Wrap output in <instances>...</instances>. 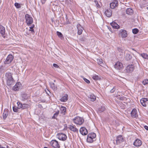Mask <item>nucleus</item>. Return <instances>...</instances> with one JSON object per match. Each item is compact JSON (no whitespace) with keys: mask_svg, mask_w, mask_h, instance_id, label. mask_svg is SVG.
I'll list each match as a JSON object with an SVG mask.
<instances>
[{"mask_svg":"<svg viewBox=\"0 0 148 148\" xmlns=\"http://www.w3.org/2000/svg\"><path fill=\"white\" fill-rule=\"evenodd\" d=\"M57 34L59 38H60L61 39H62V38H63V35L61 32L57 31Z\"/></svg>","mask_w":148,"mask_h":148,"instance_id":"35","label":"nucleus"},{"mask_svg":"<svg viewBox=\"0 0 148 148\" xmlns=\"http://www.w3.org/2000/svg\"><path fill=\"white\" fill-rule=\"evenodd\" d=\"M110 24L112 27L114 28L118 29L120 28V26L115 22H112L110 23Z\"/></svg>","mask_w":148,"mask_h":148,"instance_id":"20","label":"nucleus"},{"mask_svg":"<svg viewBox=\"0 0 148 148\" xmlns=\"http://www.w3.org/2000/svg\"><path fill=\"white\" fill-rule=\"evenodd\" d=\"M117 49L118 51L119 52H121L122 53L123 52V50L121 48H120L118 47L117 48Z\"/></svg>","mask_w":148,"mask_h":148,"instance_id":"46","label":"nucleus"},{"mask_svg":"<svg viewBox=\"0 0 148 148\" xmlns=\"http://www.w3.org/2000/svg\"><path fill=\"white\" fill-rule=\"evenodd\" d=\"M144 128L147 130H148V126L146 125H145L144 126Z\"/></svg>","mask_w":148,"mask_h":148,"instance_id":"52","label":"nucleus"},{"mask_svg":"<svg viewBox=\"0 0 148 148\" xmlns=\"http://www.w3.org/2000/svg\"><path fill=\"white\" fill-rule=\"evenodd\" d=\"M74 122L77 125H82L84 122V119L79 116H76L73 119Z\"/></svg>","mask_w":148,"mask_h":148,"instance_id":"2","label":"nucleus"},{"mask_svg":"<svg viewBox=\"0 0 148 148\" xmlns=\"http://www.w3.org/2000/svg\"><path fill=\"white\" fill-rule=\"evenodd\" d=\"M132 49L133 50H134V49Z\"/></svg>","mask_w":148,"mask_h":148,"instance_id":"63","label":"nucleus"},{"mask_svg":"<svg viewBox=\"0 0 148 148\" xmlns=\"http://www.w3.org/2000/svg\"><path fill=\"white\" fill-rule=\"evenodd\" d=\"M56 136L60 140L63 141L65 140L67 138L66 135L62 133L58 134Z\"/></svg>","mask_w":148,"mask_h":148,"instance_id":"8","label":"nucleus"},{"mask_svg":"<svg viewBox=\"0 0 148 148\" xmlns=\"http://www.w3.org/2000/svg\"><path fill=\"white\" fill-rule=\"evenodd\" d=\"M17 85H15L13 88V89L15 91L18 90L19 89L18 86Z\"/></svg>","mask_w":148,"mask_h":148,"instance_id":"37","label":"nucleus"},{"mask_svg":"<svg viewBox=\"0 0 148 148\" xmlns=\"http://www.w3.org/2000/svg\"><path fill=\"white\" fill-rule=\"evenodd\" d=\"M134 145L136 147H139L142 144L141 141L139 139H136L133 143Z\"/></svg>","mask_w":148,"mask_h":148,"instance_id":"18","label":"nucleus"},{"mask_svg":"<svg viewBox=\"0 0 148 148\" xmlns=\"http://www.w3.org/2000/svg\"><path fill=\"white\" fill-rule=\"evenodd\" d=\"M139 32L138 29L137 28H134L132 29V32L134 34H136Z\"/></svg>","mask_w":148,"mask_h":148,"instance_id":"36","label":"nucleus"},{"mask_svg":"<svg viewBox=\"0 0 148 148\" xmlns=\"http://www.w3.org/2000/svg\"><path fill=\"white\" fill-rule=\"evenodd\" d=\"M44 148H48L47 147H44Z\"/></svg>","mask_w":148,"mask_h":148,"instance_id":"59","label":"nucleus"},{"mask_svg":"<svg viewBox=\"0 0 148 148\" xmlns=\"http://www.w3.org/2000/svg\"><path fill=\"white\" fill-rule=\"evenodd\" d=\"M15 85H17V86H19V87L20 86L21 84L20 82H18L16 83Z\"/></svg>","mask_w":148,"mask_h":148,"instance_id":"51","label":"nucleus"},{"mask_svg":"<svg viewBox=\"0 0 148 148\" xmlns=\"http://www.w3.org/2000/svg\"><path fill=\"white\" fill-rule=\"evenodd\" d=\"M79 132L82 135H85L88 134L87 130L84 127H81L79 130Z\"/></svg>","mask_w":148,"mask_h":148,"instance_id":"14","label":"nucleus"},{"mask_svg":"<svg viewBox=\"0 0 148 148\" xmlns=\"http://www.w3.org/2000/svg\"><path fill=\"white\" fill-rule=\"evenodd\" d=\"M41 0V3H42V4H44L45 3V2L47 0Z\"/></svg>","mask_w":148,"mask_h":148,"instance_id":"50","label":"nucleus"},{"mask_svg":"<svg viewBox=\"0 0 148 148\" xmlns=\"http://www.w3.org/2000/svg\"><path fill=\"white\" fill-rule=\"evenodd\" d=\"M50 144L53 148H60V147L58 142L56 140H51L50 142Z\"/></svg>","mask_w":148,"mask_h":148,"instance_id":"7","label":"nucleus"},{"mask_svg":"<svg viewBox=\"0 0 148 148\" xmlns=\"http://www.w3.org/2000/svg\"><path fill=\"white\" fill-rule=\"evenodd\" d=\"M77 27L78 29V34L79 35L81 34L82 33L83 30L84 29L79 24H78L77 25Z\"/></svg>","mask_w":148,"mask_h":148,"instance_id":"13","label":"nucleus"},{"mask_svg":"<svg viewBox=\"0 0 148 148\" xmlns=\"http://www.w3.org/2000/svg\"><path fill=\"white\" fill-rule=\"evenodd\" d=\"M13 111H15V110H16V108H14V107H13Z\"/></svg>","mask_w":148,"mask_h":148,"instance_id":"55","label":"nucleus"},{"mask_svg":"<svg viewBox=\"0 0 148 148\" xmlns=\"http://www.w3.org/2000/svg\"><path fill=\"white\" fill-rule=\"evenodd\" d=\"M53 66L54 67L56 68H59V66L57 65V64H53Z\"/></svg>","mask_w":148,"mask_h":148,"instance_id":"47","label":"nucleus"},{"mask_svg":"<svg viewBox=\"0 0 148 148\" xmlns=\"http://www.w3.org/2000/svg\"><path fill=\"white\" fill-rule=\"evenodd\" d=\"M48 91H49V93H50V91H49L48 90Z\"/></svg>","mask_w":148,"mask_h":148,"instance_id":"61","label":"nucleus"},{"mask_svg":"<svg viewBox=\"0 0 148 148\" xmlns=\"http://www.w3.org/2000/svg\"><path fill=\"white\" fill-rule=\"evenodd\" d=\"M134 69V66L133 65H130L127 66L125 68V71L126 73H130L133 72Z\"/></svg>","mask_w":148,"mask_h":148,"instance_id":"6","label":"nucleus"},{"mask_svg":"<svg viewBox=\"0 0 148 148\" xmlns=\"http://www.w3.org/2000/svg\"><path fill=\"white\" fill-rule=\"evenodd\" d=\"M115 89L114 88V87L110 91V92L111 93H113V92H114V91H115Z\"/></svg>","mask_w":148,"mask_h":148,"instance_id":"48","label":"nucleus"},{"mask_svg":"<svg viewBox=\"0 0 148 148\" xmlns=\"http://www.w3.org/2000/svg\"><path fill=\"white\" fill-rule=\"evenodd\" d=\"M14 5L17 8H21V5L17 3H15L14 4Z\"/></svg>","mask_w":148,"mask_h":148,"instance_id":"38","label":"nucleus"},{"mask_svg":"<svg viewBox=\"0 0 148 148\" xmlns=\"http://www.w3.org/2000/svg\"><path fill=\"white\" fill-rule=\"evenodd\" d=\"M132 56L129 54L126 53L125 55V59L127 61H129L132 59Z\"/></svg>","mask_w":148,"mask_h":148,"instance_id":"25","label":"nucleus"},{"mask_svg":"<svg viewBox=\"0 0 148 148\" xmlns=\"http://www.w3.org/2000/svg\"><path fill=\"white\" fill-rule=\"evenodd\" d=\"M17 105H18V106L17 108L20 109V108H22L23 106V104H22L20 102H18L17 103Z\"/></svg>","mask_w":148,"mask_h":148,"instance_id":"34","label":"nucleus"},{"mask_svg":"<svg viewBox=\"0 0 148 148\" xmlns=\"http://www.w3.org/2000/svg\"><path fill=\"white\" fill-rule=\"evenodd\" d=\"M46 93H47V94L49 95V93H48V92H47L46 91Z\"/></svg>","mask_w":148,"mask_h":148,"instance_id":"57","label":"nucleus"},{"mask_svg":"<svg viewBox=\"0 0 148 148\" xmlns=\"http://www.w3.org/2000/svg\"><path fill=\"white\" fill-rule=\"evenodd\" d=\"M54 82H56V80H54Z\"/></svg>","mask_w":148,"mask_h":148,"instance_id":"62","label":"nucleus"},{"mask_svg":"<svg viewBox=\"0 0 148 148\" xmlns=\"http://www.w3.org/2000/svg\"><path fill=\"white\" fill-rule=\"evenodd\" d=\"M137 110L135 108H134L132 111H137Z\"/></svg>","mask_w":148,"mask_h":148,"instance_id":"54","label":"nucleus"},{"mask_svg":"<svg viewBox=\"0 0 148 148\" xmlns=\"http://www.w3.org/2000/svg\"><path fill=\"white\" fill-rule=\"evenodd\" d=\"M49 84L50 87L54 90H56L57 89V86L55 85L53 83L50 82H49Z\"/></svg>","mask_w":148,"mask_h":148,"instance_id":"19","label":"nucleus"},{"mask_svg":"<svg viewBox=\"0 0 148 148\" xmlns=\"http://www.w3.org/2000/svg\"><path fill=\"white\" fill-rule=\"evenodd\" d=\"M126 13L129 15H132L133 14V10L132 8H129L126 10Z\"/></svg>","mask_w":148,"mask_h":148,"instance_id":"21","label":"nucleus"},{"mask_svg":"<svg viewBox=\"0 0 148 148\" xmlns=\"http://www.w3.org/2000/svg\"><path fill=\"white\" fill-rule=\"evenodd\" d=\"M95 4H96V6L98 8H100V6L99 4L98 1L97 0H95Z\"/></svg>","mask_w":148,"mask_h":148,"instance_id":"42","label":"nucleus"},{"mask_svg":"<svg viewBox=\"0 0 148 148\" xmlns=\"http://www.w3.org/2000/svg\"><path fill=\"white\" fill-rule=\"evenodd\" d=\"M34 26H35V25L34 24H33L32 25V26L31 27H30V28H32V29H33L34 27Z\"/></svg>","mask_w":148,"mask_h":148,"instance_id":"53","label":"nucleus"},{"mask_svg":"<svg viewBox=\"0 0 148 148\" xmlns=\"http://www.w3.org/2000/svg\"><path fill=\"white\" fill-rule=\"evenodd\" d=\"M123 67V64L120 62H117L114 65L115 68L118 70H119L122 69Z\"/></svg>","mask_w":148,"mask_h":148,"instance_id":"12","label":"nucleus"},{"mask_svg":"<svg viewBox=\"0 0 148 148\" xmlns=\"http://www.w3.org/2000/svg\"><path fill=\"white\" fill-rule=\"evenodd\" d=\"M5 70V68L3 66H0V73H3Z\"/></svg>","mask_w":148,"mask_h":148,"instance_id":"29","label":"nucleus"},{"mask_svg":"<svg viewBox=\"0 0 148 148\" xmlns=\"http://www.w3.org/2000/svg\"><path fill=\"white\" fill-rule=\"evenodd\" d=\"M80 40L81 41H85L86 38L84 36H83L80 37Z\"/></svg>","mask_w":148,"mask_h":148,"instance_id":"45","label":"nucleus"},{"mask_svg":"<svg viewBox=\"0 0 148 148\" xmlns=\"http://www.w3.org/2000/svg\"><path fill=\"white\" fill-rule=\"evenodd\" d=\"M118 5V1L117 0L114 1L110 4V6L111 9H114Z\"/></svg>","mask_w":148,"mask_h":148,"instance_id":"10","label":"nucleus"},{"mask_svg":"<svg viewBox=\"0 0 148 148\" xmlns=\"http://www.w3.org/2000/svg\"><path fill=\"white\" fill-rule=\"evenodd\" d=\"M105 15L108 17H111L112 15V11L110 8L107 9L105 12Z\"/></svg>","mask_w":148,"mask_h":148,"instance_id":"15","label":"nucleus"},{"mask_svg":"<svg viewBox=\"0 0 148 148\" xmlns=\"http://www.w3.org/2000/svg\"><path fill=\"white\" fill-rule=\"evenodd\" d=\"M116 144H117L123 141V139L121 135H119L117 136L116 140Z\"/></svg>","mask_w":148,"mask_h":148,"instance_id":"16","label":"nucleus"},{"mask_svg":"<svg viewBox=\"0 0 148 148\" xmlns=\"http://www.w3.org/2000/svg\"><path fill=\"white\" fill-rule=\"evenodd\" d=\"M141 56L144 58L148 59V55L145 53H143L141 54Z\"/></svg>","mask_w":148,"mask_h":148,"instance_id":"32","label":"nucleus"},{"mask_svg":"<svg viewBox=\"0 0 148 148\" xmlns=\"http://www.w3.org/2000/svg\"><path fill=\"white\" fill-rule=\"evenodd\" d=\"M8 112H3V118L5 119L8 115Z\"/></svg>","mask_w":148,"mask_h":148,"instance_id":"30","label":"nucleus"},{"mask_svg":"<svg viewBox=\"0 0 148 148\" xmlns=\"http://www.w3.org/2000/svg\"><path fill=\"white\" fill-rule=\"evenodd\" d=\"M146 8L148 10V7H147Z\"/></svg>","mask_w":148,"mask_h":148,"instance_id":"58","label":"nucleus"},{"mask_svg":"<svg viewBox=\"0 0 148 148\" xmlns=\"http://www.w3.org/2000/svg\"><path fill=\"white\" fill-rule=\"evenodd\" d=\"M59 113V112H56V113H55L53 116L52 117V119H57L56 117L58 116Z\"/></svg>","mask_w":148,"mask_h":148,"instance_id":"33","label":"nucleus"},{"mask_svg":"<svg viewBox=\"0 0 148 148\" xmlns=\"http://www.w3.org/2000/svg\"><path fill=\"white\" fill-rule=\"evenodd\" d=\"M130 114L132 117L133 118H136L138 116L136 112H131Z\"/></svg>","mask_w":148,"mask_h":148,"instance_id":"27","label":"nucleus"},{"mask_svg":"<svg viewBox=\"0 0 148 148\" xmlns=\"http://www.w3.org/2000/svg\"><path fill=\"white\" fill-rule=\"evenodd\" d=\"M69 128L71 131L75 132L78 133V130L77 129L75 126L72 125H70L69 126Z\"/></svg>","mask_w":148,"mask_h":148,"instance_id":"17","label":"nucleus"},{"mask_svg":"<svg viewBox=\"0 0 148 148\" xmlns=\"http://www.w3.org/2000/svg\"><path fill=\"white\" fill-rule=\"evenodd\" d=\"M96 137V134L94 133H92L88 134L87 136V141L88 142L91 143L93 142V139Z\"/></svg>","mask_w":148,"mask_h":148,"instance_id":"4","label":"nucleus"},{"mask_svg":"<svg viewBox=\"0 0 148 148\" xmlns=\"http://www.w3.org/2000/svg\"><path fill=\"white\" fill-rule=\"evenodd\" d=\"M88 97L90 99V100L92 101H94L96 99L95 96L92 94L89 95Z\"/></svg>","mask_w":148,"mask_h":148,"instance_id":"24","label":"nucleus"},{"mask_svg":"<svg viewBox=\"0 0 148 148\" xmlns=\"http://www.w3.org/2000/svg\"><path fill=\"white\" fill-rule=\"evenodd\" d=\"M142 83L144 85H146L148 83V80L147 79H145L143 81Z\"/></svg>","mask_w":148,"mask_h":148,"instance_id":"41","label":"nucleus"},{"mask_svg":"<svg viewBox=\"0 0 148 148\" xmlns=\"http://www.w3.org/2000/svg\"><path fill=\"white\" fill-rule=\"evenodd\" d=\"M148 100L147 98H142L140 100V102L141 104L143 106H146V104L145 102L147 101Z\"/></svg>","mask_w":148,"mask_h":148,"instance_id":"22","label":"nucleus"},{"mask_svg":"<svg viewBox=\"0 0 148 148\" xmlns=\"http://www.w3.org/2000/svg\"><path fill=\"white\" fill-rule=\"evenodd\" d=\"M22 108L23 109H27L30 108V106L26 104H23Z\"/></svg>","mask_w":148,"mask_h":148,"instance_id":"28","label":"nucleus"},{"mask_svg":"<svg viewBox=\"0 0 148 148\" xmlns=\"http://www.w3.org/2000/svg\"><path fill=\"white\" fill-rule=\"evenodd\" d=\"M83 77V79L86 83L87 84H89L90 83V82L89 80L84 77Z\"/></svg>","mask_w":148,"mask_h":148,"instance_id":"44","label":"nucleus"},{"mask_svg":"<svg viewBox=\"0 0 148 148\" xmlns=\"http://www.w3.org/2000/svg\"><path fill=\"white\" fill-rule=\"evenodd\" d=\"M0 33L2 36L4 38H5V28L3 26L0 24Z\"/></svg>","mask_w":148,"mask_h":148,"instance_id":"11","label":"nucleus"},{"mask_svg":"<svg viewBox=\"0 0 148 148\" xmlns=\"http://www.w3.org/2000/svg\"><path fill=\"white\" fill-rule=\"evenodd\" d=\"M119 34H121L122 38H125L127 36V32L124 29H121L119 31Z\"/></svg>","mask_w":148,"mask_h":148,"instance_id":"9","label":"nucleus"},{"mask_svg":"<svg viewBox=\"0 0 148 148\" xmlns=\"http://www.w3.org/2000/svg\"><path fill=\"white\" fill-rule=\"evenodd\" d=\"M60 109L61 111H66V108L62 106H61Z\"/></svg>","mask_w":148,"mask_h":148,"instance_id":"40","label":"nucleus"},{"mask_svg":"<svg viewBox=\"0 0 148 148\" xmlns=\"http://www.w3.org/2000/svg\"><path fill=\"white\" fill-rule=\"evenodd\" d=\"M92 79L95 80H98L99 79V77L97 75H94L92 77Z\"/></svg>","mask_w":148,"mask_h":148,"instance_id":"39","label":"nucleus"},{"mask_svg":"<svg viewBox=\"0 0 148 148\" xmlns=\"http://www.w3.org/2000/svg\"><path fill=\"white\" fill-rule=\"evenodd\" d=\"M0 148H5V147H3L1 146V145H0Z\"/></svg>","mask_w":148,"mask_h":148,"instance_id":"56","label":"nucleus"},{"mask_svg":"<svg viewBox=\"0 0 148 148\" xmlns=\"http://www.w3.org/2000/svg\"><path fill=\"white\" fill-rule=\"evenodd\" d=\"M65 112H66L65 111L64 112V114H65Z\"/></svg>","mask_w":148,"mask_h":148,"instance_id":"60","label":"nucleus"},{"mask_svg":"<svg viewBox=\"0 0 148 148\" xmlns=\"http://www.w3.org/2000/svg\"><path fill=\"white\" fill-rule=\"evenodd\" d=\"M26 23L28 26H29L33 22V19L30 15L26 14L25 16Z\"/></svg>","mask_w":148,"mask_h":148,"instance_id":"3","label":"nucleus"},{"mask_svg":"<svg viewBox=\"0 0 148 148\" xmlns=\"http://www.w3.org/2000/svg\"><path fill=\"white\" fill-rule=\"evenodd\" d=\"M106 110V109L105 107L104 106H101V108L99 110V111H104Z\"/></svg>","mask_w":148,"mask_h":148,"instance_id":"43","label":"nucleus"},{"mask_svg":"<svg viewBox=\"0 0 148 148\" xmlns=\"http://www.w3.org/2000/svg\"><path fill=\"white\" fill-rule=\"evenodd\" d=\"M30 29H29V31H31L32 33H34V32L33 29L30 28Z\"/></svg>","mask_w":148,"mask_h":148,"instance_id":"49","label":"nucleus"},{"mask_svg":"<svg viewBox=\"0 0 148 148\" xmlns=\"http://www.w3.org/2000/svg\"><path fill=\"white\" fill-rule=\"evenodd\" d=\"M28 96L26 94H23L22 95V98L23 100L27 99L28 98Z\"/></svg>","mask_w":148,"mask_h":148,"instance_id":"31","label":"nucleus"},{"mask_svg":"<svg viewBox=\"0 0 148 148\" xmlns=\"http://www.w3.org/2000/svg\"><path fill=\"white\" fill-rule=\"evenodd\" d=\"M13 74L10 72L6 73L5 74L7 85L8 86L13 85L15 83L14 79L12 76Z\"/></svg>","mask_w":148,"mask_h":148,"instance_id":"1","label":"nucleus"},{"mask_svg":"<svg viewBox=\"0 0 148 148\" xmlns=\"http://www.w3.org/2000/svg\"><path fill=\"white\" fill-rule=\"evenodd\" d=\"M95 61L99 65L102 66V64H103V60L101 59H96Z\"/></svg>","mask_w":148,"mask_h":148,"instance_id":"26","label":"nucleus"},{"mask_svg":"<svg viewBox=\"0 0 148 148\" xmlns=\"http://www.w3.org/2000/svg\"><path fill=\"white\" fill-rule=\"evenodd\" d=\"M14 58V57L12 55L9 54L6 58L4 62L5 64H9L11 62Z\"/></svg>","mask_w":148,"mask_h":148,"instance_id":"5","label":"nucleus"},{"mask_svg":"<svg viewBox=\"0 0 148 148\" xmlns=\"http://www.w3.org/2000/svg\"><path fill=\"white\" fill-rule=\"evenodd\" d=\"M68 95L67 94H65L62 96L60 99V101H62L65 102L68 99Z\"/></svg>","mask_w":148,"mask_h":148,"instance_id":"23","label":"nucleus"}]
</instances>
